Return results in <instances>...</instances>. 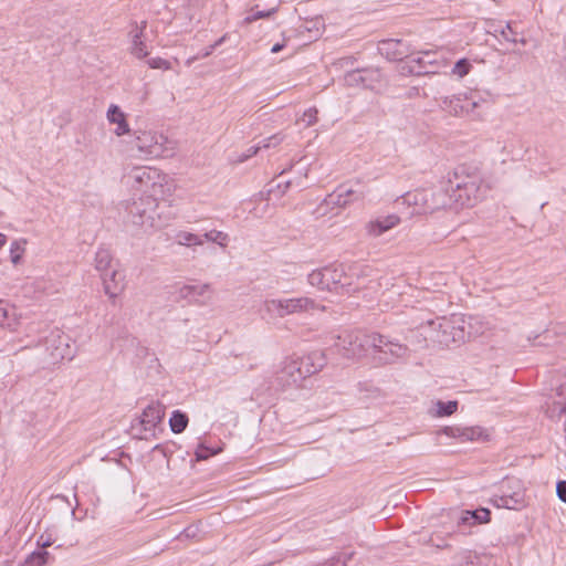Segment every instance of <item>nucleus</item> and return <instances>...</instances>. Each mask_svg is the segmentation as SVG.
Returning <instances> with one entry per match:
<instances>
[{
	"label": "nucleus",
	"mask_w": 566,
	"mask_h": 566,
	"mask_svg": "<svg viewBox=\"0 0 566 566\" xmlns=\"http://www.w3.org/2000/svg\"><path fill=\"white\" fill-rule=\"evenodd\" d=\"M446 193L442 190H415L409 191L391 203V228L397 223L410 220L413 216L432 213L446 208Z\"/></svg>",
	"instance_id": "1"
},
{
	"label": "nucleus",
	"mask_w": 566,
	"mask_h": 566,
	"mask_svg": "<svg viewBox=\"0 0 566 566\" xmlns=\"http://www.w3.org/2000/svg\"><path fill=\"white\" fill-rule=\"evenodd\" d=\"M387 345L386 336L361 331L346 332L338 336L336 343L338 350L347 358L371 356L379 364L387 361V352L384 349Z\"/></svg>",
	"instance_id": "2"
},
{
	"label": "nucleus",
	"mask_w": 566,
	"mask_h": 566,
	"mask_svg": "<svg viewBox=\"0 0 566 566\" xmlns=\"http://www.w3.org/2000/svg\"><path fill=\"white\" fill-rule=\"evenodd\" d=\"M125 182L142 197H155L167 200L175 191V185L166 174L154 167H133L125 176Z\"/></svg>",
	"instance_id": "3"
},
{
	"label": "nucleus",
	"mask_w": 566,
	"mask_h": 566,
	"mask_svg": "<svg viewBox=\"0 0 566 566\" xmlns=\"http://www.w3.org/2000/svg\"><path fill=\"white\" fill-rule=\"evenodd\" d=\"M451 191L446 193L447 206L455 209L472 207L482 197V178L478 174H468L464 167L457 168L448 180Z\"/></svg>",
	"instance_id": "4"
},
{
	"label": "nucleus",
	"mask_w": 566,
	"mask_h": 566,
	"mask_svg": "<svg viewBox=\"0 0 566 566\" xmlns=\"http://www.w3.org/2000/svg\"><path fill=\"white\" fill-rule=\"evenodd\" d=\"M158 200L161 198L139 197L138 200H134L128 207L132 222L145 230L166 227L174 217L167 207L160 206Z\"/></svg>",
	"instance_id": "5"
},
{
	"label": "nucleus",
	"mask_w": 566,
	"mask_h": 566,
	"mask_svg": "<svg viewBox=\"0 0 566 566\" xmlns=\"http://www.w3.org/2000/svg\"><path fill=\"white\" fill-rule=\"evenodd\" d=\"M325 365L324 355L313 352L302 359H287L276 373V381L282 388L296 386L306 377L318 373Z\"/></svg>",
	"instance_id": "6"
},
{
	"label": "nucleus",
	"mask_w": 566,
	"mask_h": 566,
	"mask_svg": "<svg viewBox=\"0 0 566 566\" xmlns=\"http://www.w3.org/2000/svg\"><path fill=\"white\" fill-rule=\"evenodd\" d=\"M264 313L271 318H284L289 315L325 311L324 305L307 296L291 298H268L262 306Z\"/></svg>",
	"instance_id": "7"
},
{
	"label": "nucleus",
	"mask_w": 566,
	"mask_h": 566,
	"mask_svg": "<svg viewBox=\"0 0 566 566\" xmlns=\"http://www.w3.org/2000/svg\"><path fill=\"white\" fill-rule=\"evenodd\" d=\"M135 145L140 154L150 157H171L176 150V143L164 134L153 130H136Z\"/></svg>",
	"instance_id": "8"
},
{
	"label": "nucleus",
	"mask_w": 566,
	"mask_h": 566,
	"mask_svg": "<svg viewBox=\"0 0 566 566\" xmlns=\"http://www.w3.org/2000/svg\"><path fill=\"white\" fill-rule=\"evenodd\" d=\"M307 282L319 291H337L352 284L342 264H329L313 270L307 275Z\"/></svg>",
	"instance_id": "9"
},
{
	"label": "nucleus",
	"mask_w": 566,
	"mask_h": 566,
	"mask_svg": "<svg viewBox=\"0 0 566 566\" xmlns=\"http://www.w3.org/2000/svg\"><path fill=\"white\" fill-rule=\"evenodd\" d=\"M433 55L434 54L429 51L411 55L405 54L403 52L391 51V59L400 62V71L413 75L436 73L439 69V64L433 59Z\"/></svg>",
	"instance_id": "10"
},
{
	"label": "nucleus",
	"mask_w": 566,
	"mask_h": 566,
	"mask_svg": "<svg viewBox=\"0 0 566 566\" xmlns=\"http://www.w3.org/2000/svg\"><path fill=\"white\" fill-rule=\"evenodd\" d=\"M460 323H462V319L457 316L431 319L429 326L438 327L439 331L431 334L430 339L444 346L462 340L464 338V331Z\"/></svg>",
	"instance_id": "11"
},
{
	"label": "nucleus",
	"mask_w": 566,
	"mask_h": 566,
	"mask_svg": "<svg viewBox=\"0 0 566 566\" xmlns=\"http://www.w3.org/2000/svg\"><path fill=\"white\" fill-rule=\"evenodd\" d=\"M164 415V407L159 402H151L143 410L132 428L138 429L140 437L147 439L148 434L154 436L155 428L161 422Z\"/></svg>",
	"instance_id": "12"
},
{
	"label": "nucleus",
	"mask_w": 566,
	"mask_h": 566,
	"mask_svg": "<svg viewBox=\"0 0 566 566\" xmlns=\"http://www.w3.org/2000/svg\"><path fill=\"white\" fill-rule=\"evenodd\" d=\"M366 192L361 188H353L347 185H340L332 193L327 195L323 203L318 208V211L326 207H339L344 208L355 201L363 200Z\"/></svg>",
	"instance_id": "13"
},
{
	"label": "nucleus",
	"mask_w": 566,
	"mask_h": 566,
	"mask_svg": "<svg viewBox=\"0 0 566 566\" xmlns=\"http://www.w3.org/2000/svg\"><path fill=\"white\" fill-rule=\"evenodd\" d=\"M147 29V21L140 22L132 21L129 23L128 39L129 48L128 52L136 59L143 60L149 55L148 46L145 42V31Z\"/></svg>",
	"instance_id": "14"
},
{
	"label": "nucleus",
	"mask_w": 566,
	"mask_h": 566,
	"mask_svg": "<svg viewBox=\"0 0 566 566\" xmlns=\"http://www.w3.org/2000/svg\"><path fill=\"white\" fill-rule=\"evenodd\" d=\"M178 300L203 304L211 298V287L209 284H185L176 290Z\"/></svg>",
	"instance_id": "15"
},
{
	"label": "nucleus",
	"mask_w": 566,
	"mask_h": 566,
	"mask_svg": "<svg viewBox=\"0 0 566 566\" xmlns=\"http://www.w3.org/2000/svg\"><path fill=\"white\" fill-rule=\"evenodd\" d=\"M442 106L450 114L455 116L461 115L463 113L472 112L475 107L479 106V103L471 97L461 98L460 96L444 97L442 101Z\"/></svg>",
	"instance_id": "16"
},
{
	"label": "nucleus",
	"mask_w": 566,
	"mask_h": 566,
	"mask_svg": "<svg viewBox=\"0 0 566 566\" xmlns=\"http://www.w3.org/2000/svg\"><path fill=\"white\" fill-rule=\"evenodd\" d=\"M105 294L114 300L124 290V276L117 270H109L101 275Z\"/></svg>",
	"instance_id": "17"
},
{
	"label": "nucleus",
	"mask_w": 566,
	"mask_h": 566,
	"mask_svg": "<svg viewBox=\"0 0 566 566\" xmlns=\"http://www.w3.org/2000/svg\"><path fill=\"white\" fill-rule=\"evenodd\" d=\"M106 116L109 123L117 125L116 129L114 130L116 136H123L130 132L126 116L117 105L112 104L107 111Z\"/></svg>",
	"instance_id": "18"
},
{
	"label": "nucleus",
	"mask_w": 566,
	"mask_h": 566,
	"mask_svg": "<svg viewBox=\"0 0 566 566\" xmlns=\"http://www.w3.org/2000/svg\"><path fill=\"white\" fill-rule=\"evenodd\" d=\"M491 512L488 509H479L475 511H464L461 514L459 524L475 525L488 523L490 521Z\"/></svg>",
	"instance_id": "19"
},
{
	"label": "nucleus",
	"mask_w": 566,
	"mask_h": 566,
	"mask_svg": "<svg viewBox=\"0 0 566 566\" xmlns=\"http://www.w3.org/2000/svg\"><path fill=\"white\" fill-rule=\"evenodd\" d=\"M282 140H283V138L280 135H273L271 137H268V138L263 139L262 146H251L245 153H242L241 155H239L235 161L244 163L245 160H248L251 157H253L254 155H256L261 148H270L271 146H276Z\"/></svg>",
	"instance_id": "20"
},
{
	"label": "nucleus",
	"mask_w": 566,
	"mask_h": 566,
	"mask_svg": "<svg viewBox=\"0 0 566 566\" xmlns=\"http://www.w3.org/2000/svg\"><path fill=\"white\" fill-rule=\"evenodd\" d=\"M373 71L354 70L345 74L344 81L347 86H369L368 80L371 78Z\"/></svg>",
	"instance_id": "21"
},
{
	"label": "nucleus",
	"mask_w": 566,
	"mask_h": 566,
	"mask_svg": "<svg viewBox=\"0 0 566 566\" xmlns=\"http://www.w3.org/2000/svg\"><path fill=\"white\" fill-rule=\"evenodd\" d=\"M113 255L106 248H99L95 254V269L101 272V275L111 270Z\"/></svg>",
	"instance_id": "22"
},
{
	"label": "nucleus",
	"mask_w": 566,
	"mask_h": 566,
	"mask_svg": "<svg viewBox=\"0 0 566 566\" xmlns=\"http://www.w3.org/2000/svg\"><path fill=\"white\" fill-rule=\"evenodd\" d=\"M53 559L46 551H35L29 554L20 566H45Z\"/></svg>",
	"instance_id": "23"
},
{
	"label": "nucleus",
	"mask_w": 566,
	"mask_h": 566,
	"mask_svg": "<svg viewBox=\"0 0 566 566\" xmlns=\"http://www.w3.org/2000/svg\"><path fill=\"white\" fill-rule=\"evenodd\" d=\"M490 439V434L486 429L474 426V427H465L464 431V442H484Z\"/></svg>",
	"instance_id": "24"
},
{
	"label": "nucleus",
	"mask_w": 566,
	"mask_h": 566,
	"mask_svg": "<svg viewBox=\"0 0 566 566\" xmlns=\"http://www.w3.org/2000/svg\"><path fill=\"white\" fill-rule=\"evenodd\" d=\"M458 410V401H441L438 400L434 402L433 408L431 409V415L434 417H448L453 415Z\"/></svg>",
	"instance_id": "25"
},
{
	"label": "nucleus",
	"mask_w": 566,
	"mask_h": 566,
	"mask_svg": "<svg viewBox=\"0 0 566 566\" xmlns=\"http://www.w3.org/2000/svg\"><path fill=\"white\" fill-rule=\"evenodd\" d=\"M188 416L180 410H175L169 419V426L174 433H181L188 426Z\"/></svg>",
	"instance_id": "26"
},
{
	"label": "nucleus",
	"mask_w": 566,
	"mask_h": 566,
	"mask_svg": "<svg viewBox=\"0 0 566 566\" xmlns=\"http://www.w3.org/2000/svg\"><path fill=\"white\" fill-rule=\"evenodd\" d=\"M27 240H14L10 245V260L14 265H18L25 252Z\"/></svg>",
	"instance_id": "27"
},
{
	"label": "nucleus",
	"mask_w": 566,
	"mask_h": 566,
	"mask_svg": "<svg viewBox=\"0 0 566 566\" xmlns=\"http://www.w3.org/2000/svg\"><path fill=\"white\" fill-rule=\"evenodd\" d=\"M494 31L500 32L501 36L507 42H512V43L520 42L522 44L526 43L525 39L517 38V32L513 30L512 24L510 22H507L505 25H497V28H495Z\"/></svg>",
	"instance_id": "28"
},
{
	"label": "nucleus",
	"mask_w": 566,
	"mask_h": 566,
	"mask_svg": "<svg viewBox=\"0 0 566 566\" xmlns=\"http://www.w3.org/2000/svg\"><path fill=\"white\" fill-rule=\"evenodd\" d=\"M389 229V218L384 220H371L367 223L366 230L369 235L379 237Z\"/></svg>",
	"instance_id": "29"
},
{
	"label": "nucleus",
	"mask_w": 566,
	"mask_h": 566,
	"mask_svg": "<svg viewBox=\"0 0 566 566\" xmlns=\"http://www.w3.org/2000/svg\"><path fill=\"white\" fill-rule=\"evenodd\" d=\"M177 240H178L179 244L187 245V247L200 245L203 243V240L199 235L191 233V232H186V231L179 232L177 234Z\"/></svg>",
	"instance_id": "30"
},
{
	"label": "nucleus",
	"mask_w": 566,
	"mask_h": 566,
	"mask_svg": "<svg viewBox=\"0 0 566 566\" xmlns=\"http://www.w3.org/2000/svg\"><path fill=\"white\" fill-rule=\"evenodd\" d=\"M281 178H282V174L279 176V178L276 180H273L270 184V188L268 190L270 196L271 195L282 196V195L285 193L286 189L290 186V181L289 180H281Z\"/></svg>",
	"instance_id": "31"
},
{
	"label": "nucleus",
	"mask_w": 566,
	"mask_h": 566,
	"mask_svg": "<svg viewBox=\"0 0 566 566\" xmlns=\"http://www.w3.org/2000/svg\"><path fill=\"white\" fill-rule=\"evenodd\" d=\"M464 431H465V427L453 426V427H444L442 430H440L438 432V434H444L447 437L453 438V439L458 440L459 442L463 443Z\"/></svg>",
	"instance_id": "32"
},
{
	"label": "nucleus",
	"mask_w": 566,
	"mask_h": 566,
	"mask_svg": "<svg viewBox=\"0 0 566 566\" xmlns=\"http://www.w3.org/2000/svg\"><path fill=\"white\" fill-rule=\"evenodd\" d=\"M203 238L207 241H211V242L219 244L220 247H227L228 234L222 231L211 230L209 232H206L203 234Z\"/></svg>",
	"instance_id": "33"
},
{
	"label": "nucleus",
	"mask_w": 566,
	"mask_h": 566,
	"mask_svg": "<svg viewBox=\"0 0 566 566\" xmlns=\"http://www.w3.org/2000/svg\"><path fill=\"white\" fill-rule=\"evenodd\" d=\"M455 558L457 566H476L478 555L473 552H461Z\"/></svg>",
	"instance_id": "34"
},
{
	"label": "nucleus",
	"mask_w": 566,
	"mask_h": 566,
	"mask_svg": "<svg viewBox=\"0 0 566 566\" xmlns=\"http://www.w3.org/2000/svg\"><path fill=\"white\" fill-rule=\"evenodd\" d=\"M471 67L472 65L467 59H461L454 64L452 74L461 78L469 74Z\"/></svg>",
	"instance_id": "35"
},
{
	"label": "nucleus",
	"mask_w": 566,
	"mask_h": 566,
	"mask_svg": "<svg viewBox=\"0 0 566 566\" xmlns=\"http://www.w3.org/2000/svg\"><path fill=\"white\" fill-rule=\"evenodd\" d=\"M317 109L315 107H311L306 109L300 120L304 123L305 127H310L317 122Z\"/></svg>",
	"instance_id": "36"
},
{
	"label": "nucleus",
	"mask_w": 566,
	"mask_h": 566,
	"mask_svg": "<svg viewBox=\"0 0 566 566\" xmlns=\"http://www.w3.org/2000/svg\"><path fill=\"white\" fill-rule=\"evenodd\" d=\"M12 313L11 306L4 301L0 300V326L10 325L9 318Z\"/></svg>",
	"instance_id": "37"
},
{
	"label": "nucleus",
	"mask_w": 566,
	"mask_h": 566,
	"mask_svg": "<svg viewBox=\"0 0 566 566\" xmlns=\"http://www.w3.org/2000/svg\"><path fill=\"white\" fill-rule=\"evenodd\" d=\"M147 64L150 69H163L169 70L171 67L170 62L163 57H153L147 60Z\"/></svg>",
	"instance_id": "38"
},
{
	"label": "nucleus",
	"mask_w": 566,
	"mask_h": 566,
	"mask_svg": "<svg viewBox=\"0 0 566 566\" xmlns=\"http://www.w3.org/2000/svg\"><path fill=\"white\" fill-rule=\"evenodd\" d=\"M274 12H275V9H271V10H268V11H256V12L248 15L245 18V22H248V23L254 22V21H256L259 19H263V18H266V17H270Z\"/></svg>",
	"instance_id": "39"
},
{
	"label": "nucleus",
	"mask_w": 566,
	"mask_h": 566,
	"mask_svg": "<svg viewBox=\"0 0 566 566\" xmlns=\"http://www.w3.org/2000/svg\"><path fill=\"white\" fill-rule=\"evenodd\" d=\"M408 347L406 345L394 344L391 342V356L405 357L408 355Z\"/></svg>",
	"instance_id": "40"
},
{
	"label": "nucleus",
	"mask_w": 566,
	"mask_h": 566,
	"mask_svg": "<svg viewBox=\"0 0 566 566\" xmlns=\"http://www.w3.org/2000/svg\"><path fill=\"white\" fill-rule=\"evenodd\" d=\"M211 454H213V452H210L209 448L203 447V446H199L198 449L196 450V459L198 461L206 460Z\"/></svg>",
	"instance_id": "41"
},
{
	"label": "nucleus",
	"mask_w": 566,
	"mask_h": 566,
	"mask_svg": "<svg viewBox=\"0 0 566 566\" xmlns=\"http://www.w3.org/2000/svg\"><path fill=\"white\" fill-rule=\"evenodd\" d=\"M500 501H501V504H500V505H502V506H504V507H506V509H516V506H517L518 504H521V501L515 500V499H514V497H512V496H511V497H505V496H503V497H501V500H500Z\"/></svg>",
	"instance_id": "42"
},
{
	"label": "nucleus",
	"mask_w": 566,
	"mask_h": 566,
	"mask_svg": "<svg viewBox=\"0 0 566 566\" xmlns=\"http://www.w3.org/2000/svg\"><path fill=\"white\" fill-rule=\"evenodd\" d=\"M198 534V527L197 526H189L186 527L179 535L178 538H195Z\"/></svg>",
	"instance_id": "43"
},
{
	"label": "nucleus",
	"mask_w": 566,
	"mask_h": 566,
	"mask_svg": "<svg viewBox=\"0 0 566 566\" xmlns=\"http://www.w3.org/2000/svg\"><path fill=\"white\" fill-rule=\"evenodd\" d=\"M38 546L41 547L42 549L46 548V547H50L52 544H53V539L51 537V535H45V534H42L40 535V537L38 538V542H36Z\"/></svg>",
	"instance_id": "44"
},
{
	"label": "nucleus",
	"mask_w": 566,
	"mask_h": 566,
	"mask_svg": "<svg viewBox=\"0 0 566 566\" xmlns=\"http://www.w3.org/2000/svg\"><path fill=\"white\" fill-rule=\"evenodd\" d=\"M558 497L566 503V481H559L556 485Z\"/></svg>",
	"instance_id": "45"
},
{
	"label": "nucleus",
	"mask_w": 566,
	"mask_h": 566,
	"mask_svg": "<svg viewBox=\"0 0 566 566\" xmlns=\"http://www.w3.org/2000/svg\"><path fill=\"white\" fill-rule=\"evenodd\" d=\"M429 323H430V321H428L426 324L421 325V329H422V333L424 334V337L430 339V335L437 333L439 331V328L430 327Z\"/></svg>",
	"instance_id": "46"
},
{
	"label": "nucleus",
	"mask_w": 566,
	"mask_h": 566,
	"mask_svg": "<svg viewBox=\"0 0 566 566\" xmlns=\"http://www.w3.org/2000/svg\"><path fill=\"white\" fill-rule=\"evenodd\" d=\"M218 44H219V42L214 43V44H213V45H211L209 49H207L206 51H203V53H202V55H201V56H202V57H207V56H209V55L212 53L213 49H214Z\"/></svg>",
	"instance_id": "47"
},
{
	"label": "nucleus",
	"mask_w": 566,
	"mask_h": 566,
	"mask_svg": "<svg viewBox=\"0 0 566 566\" xmlns=\"http://www.w3.org/2000/svg\"><path fill=\"white\" fill-rule=\"evenodd\" d=\"M284 48V43H276L272 46L271 52L277 53Z\"/></svg>",
	"instance_id": "48"
},
{
	"label": "nucleus",
	"mask_w": 566,
	"mask_h": 566,
	"mask_svg": "<svg viewBox=\"0 0 566 566\" xmlns=\"http://www.w3.org/2000/svg\"><path fill=\"white\" fill-rule=\"evenodd\" d=\"M352 557V553L350 554H342L337 557V560L338 562H343V564L345 565L346 564V560L349 559Z\"/></svg>",
	"instance_id": "49"
},
{
	"label": "nucleus",
	"mask_w": 566,
	"mask_h": 566,
	"mask_svg": "<svg viewBox=\"0 0 566 566\" xmlns=\"http://www.w3.org/2000/svg\"><path fill=\"white\" fill-rule=\"evenodd\" d=\"M7 237L2 233H0V249L6 244Z\"/></svg>",
	"instance_id": "50"
},
{
	"label": "nucleus",
	"mask_w": 566,
	"mask_h": 566,
	"mask_svg": "<svg viewBox=\"0 0 566 566\" xmlns=\"http://www.w3.org/2000/svg\"><path fill=\"white\" fill-rule=\"evenodd\" d=\"M559 412L560 413L566 412V403L565 402H559Z\"/></svg>",
	"instance_id": "51"
},
{
	"label": "nucleus",
	"mask_w": 566,
	"mask_h": 566,
	"mask_svg": "<svg viewBox=\"0 0 566 566\" xmlns=\"http://www.w3.org/2000/svg\"><path fill=\"white\" fill-rule=\"evenodd\" d=\"M437 547L439 548H444L447 547L448 545L446 543H438V544H434Z\"/></svg>",
	"instance_id": "52"
},
{
	"label": "nucleus",
	"mask_w": 566,
	"mask_h": 566,
	"mask_svg": "<svg viewBox=\"0 0 566 566\" xmlns=\"http://www.w3.org/2000/svg\"><path fill=\"white\" fill-rule=\"evenodd\" d=\"M197 59H198V56H195V57L189 59V60L187 61V64H188V65H190V64H191V62H193V61H195V60H197Z\"/></svg>",
	"instance_id": "53"
},
{
	"label": "nucleus",
	"mask_w": 566,
	"mask_h": 566,
	"mask_svg": "<svg viewBox=\"0 0 566 566\" xmlns=\"http://www.w3.org/2000/svg\"><path fill=\"white\" fill-rule=\"evenodd\" d=\"M429 542H430V543H432V544H434V542H433V537H430Z\"/></svg>",
	"instance_id": "54"
}]
</instances>
